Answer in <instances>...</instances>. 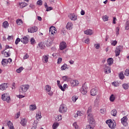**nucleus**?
Listing matches in <instances>:
<instances>
[{"label": "nucleus", "instance_id": "nucleus-1", "mask_svg": "<svg viewBox=\"0 0 129 129\" xmlns=\"http://www.w3.org/2000/svg\"><path fill=\"white\" fill-rule=\"evenodd\" d=\"M28 89H30V85H22L19 87V93L20 94H24V93H26V92L28 91Z\"/></svg>", "mask_w": 129, "mask_h": 129}, {"label": "nucleus", "instance_id": "nucleus-2", "mask_svg": "<svg viewBox=\"0 0 129 129\" xmlns=\"http://www.w3.org/2000/svg\"><path fill=\"white\" fill-rule=\"evenodd\" d=\"M2 99L3 101H6L7 103H10L11 102V96H10L8 93L3 94L2 95Z\"/></svg>", "mask_w": 129, "mask_h": 129}, {"label": "nucleus", "instance_id": "nucleus-3", "mask_svg": "<svg viewBox=\"0 0 129 129\" xmlns=\"http://www.w3.org/2000/svg\"><path fill=\"white\" fill-rule=\"evenodd\" d=\"M106 123H107L109 127L111 129L115 128V126H116V123H115V121H112L111 119L106 120Z\"/></svg>", "mask_w": 129, "mask_h": 129}, {"label": "nucleus", "instance_id": "nucleus-4", "mask_svg": "<svg viewBox=\"0 0 129 129\" xmlns=\"http://www.w3.org/2000/svg\"><path fill=\"white\" fill-rule=\"evenodd\" d=\"M57 33V29L54 27L51 26L49 28V34L50 36L54 37V35Z\"/></svg>", "mask_w": 129, "mask_h": 129}, {"label": "nucleus", "instance_id": "nucleus-5", "mask_svg": "<svg viewBox=\"0 0 129 129\" xmlns=\"http://www.w3.org/2000/svg\"><path fill=\"white\" fill-rule=\"evenodd\" d=\"M88 120H89L90 124L93 128L95 126V120L93 118V115L92 116H88Z\"/></svg>", "mask_w": 129, "mask_h": 129}, {"label": "nucleus", "instance_id": "nucleus-6", "mask_svg": "<svg viewBox=\"0 0 129 129\" xmlns=\"http://www.w3.org/2000/svg\"><path fill=\"white\" fill-rule=\"evenodd\" d=\"M103 70L105 74H108L111 72L110 67H108L107 64H104L103 66Z\"/></svg>", "mask_w": 129, "mask_h": 129}, {"label": "nucleus", "instance_id": "nucleus-7", "mask_svg": "<svg viewBox=\"0 0 129 129\" xmlns=\"http://www.w3.org/2000/svg\"><path fill=\"white\" fill-rule=\"evenodd\" d=\"M12 58H10L8 59H3L2 61V65L4 66V67H6L9 63L12 62Z\"/></svg>", "mask_w": 129, "mask_h": 129}, {"label": "nucleus", "instance_id": "nucleus-8", "mask_svg": "<svg viewBox=\"0 0 129 129\" xmlns=\"http://www.w3.org/2000/svg\"><path fill=\"white\" fill-rule=\"evenodd\" d=\"M80 92L82 94H83V95H85V94H87V86L86 85L84 84L83 85L82 87L80 89Z\"/></svg>", "mask_w": 129, "mask_h": 129}, {"label": "nucleus", "instance_id": "nucleus-9", "mask_svg": "<svg viewBox=\"0 0 129 129\" xmlns=\"http://www.w3.org/2000/svg\"><path fill=\"white\" fill-rule=\"evenodd\" d=\"M59 111L61 113L67 112V107H66L64 105H61L59 107Z\"/></svg>", "mask_w": 129, "mask_h": 129}, {"label": "nucleus", "instance_id": "nucleus-10", "mask_svg": "<svg viewBox=\"0 0 129 129\" xmlns=\"http://www.w3.org/2000/svg\"><path fill=\"white\" fill-rule=\"evenodd\" d=\"M121 122L124 126H127L128 123H127V117L124 116L121 119Z\"/></svg>", "mask_w": 129, "mask_h": 129}, {"label": "nucleus", "instance_id": "nucleus-11", "mask_svg": "<svg viewBox=\"0 0 129 129\" xmlns=\"http://www.w3.org/2000/svg\"><path fill=\"white\" fill-rule=\"evenodd\" d=\"M37 31H38V27L36 26L29 28L28 29V33H36Z\"/></svg>", "mask_w": 129, "mask_h": 129}, {"label": "nucleus", "instance_id": "nucleus-12", "mask_svg": "<svg viewBox=\"0 0 129 129\" xmlns=\"http://www.w3.org/2000/svg\"><path fill=\"white\" fill-rule=\"evenodd\" d=\"M90 94L92 96H96L97 95V89L93 88L90 91Z\"/></svg>", "mask_w": 129, "mask_h": 129}, {"label": "nucleus", "instance_id": "nucleus-13", "mask_svg": "<svg viewBox=\"0 0 129 129\" xmlns=\"http://www.w3.org/2000/svg\"><path fill=\"white\" fill-rule=\"evenodd\" d=\"M92 107H91V106H90L87 110V115H88V116H92L93 115V114L92 113Z\"/></svg>", "mask_w": 129, "mask_h": 129}, {"label": "nucleus", "instance_id": "nucleus-14", "mask_svg": "<svg viewBox=\"0 0 129 129\" xmlns=\"http://www.w3.org/2000/svg\"><path fill=\"white\" fill-rule=\"evenodd\" d=\"M49 54L44 55L42 56V62L43 63H48L49 60Z\"/></svg>", "mask_w": 129, "mask_h": 129}, {"label": "nucleus", "instance_id": "nucleus-15", "mask_svg": "<svg viewBox=\"0 0 129 129\" xmlns=\"http://www.w3.org/2000/svg\"><path fill=\"white\" fill-rule=\"evenodd\" d=\"M66 47H67V44L65 42H62L60 43L59 45V48L60 50H64V49H66Z\"/></svg>", "mask_w": 129, "mask_h": 129}, {"label": "nucleus", "instance_id": "nucleus-16", "mask_svg": "<svg viewBox=\"0 0 129 129\" xmlns=\"http://www.w3.org/2000/svg\"><path fill=\"white\" fill-rule=\"evenodd\" d=\"M28 6V4H27L26 2H21L19 3L18 7L20 9H24V8H26Z\"/></svg>", "mask_w": 129, "mask_h": 129}, {"label": "nucleus", "instance_id": "nucleus-17", "mask_svg": "<svg viewBox=\"0 0 129 129\" xmlns=\"http://www.w3.org/2000/svg\"><path fill=\"white\" fill-rule=\"evenodd\" d=\"M71 84L72 86L74 87L75 86H77V85L79 84V82L76 80H72L71 81Z\"/></svg>", "mask_w": 129, "mask_h": 129}, {"label": "nucleus", "instance_id": "nucleus-18", "mask_svg": "<svg viewBox=\"0 0 129 129\" xmlns=\"http://www.w3.org/2000/svg\"><path fill=\"white\" fill-rule=\"evenodd\" d=\"M8 84L7 83H3L2 84L0 85V90H6V89L8 88Z\"/></svg>", "mask_w": 129, "mask_h": 129}, {"label": "nucleus", "instance_id": "nucleus-19", "mask_svg": "<svg viewBox=\"0 0 129 129\" xmlns=\"http://www.w3.org/2000/svg\"><path fill=\"white\" fill-rule=\"evenodd\" d=\"M21 42L23 44H28L29 43V38L27 36H24L23 38H21Z\"/></svg>", "mask_w": 129, "mask_h": 129}, {"label": "nucleus", "instance_id": "nucleus-20", "mask_svg": "<svg viewBox=\"0 0 129 129\" xmlns=\"http://www.w3.org/2000/svg\"><path fill=\"white\" fill-rule=\"evenodd\" d=\"M53 41H54V37H52L51 41L48 39L46 42L47 47H50L52 45Z\"/></svg>", "mask_w": 129, "mask_h": 129}, {"label": "nucleus", "instance_id": "nucleus-21", "mask_svg": "<svg viewBox=\"0 0 129 129\" xmlns=\"http://www.w3.org/2000/svg\"><path fill=\"white\" fill-rule=\"evenodd\" d=\"M84 34L88 35L89 36H91V35H93V31H92V30L91 29H88L84 31Z\"/></svg>", "mask_w": 129, "mask_h": 129}, {"label": "nucleus", "instance_id": "nucleus-22", "mask_svg": "<svg viewBox=\"0 0 129 129\" xmlns=\"http://www.w3.org/2000/svg\"><path fill=\"white\" fill-rule=\"evenodd\" d=\"M120 48L121 46H117L116 48L115 51V53L116 54V56H119V54H120Z\"/></svg>", "mask_w": 129, "mask_h": 129}, {"label": "nucleus", "instance_id": "nucleus-23", "mask_svg": "<svg viewBox=\"0 0 129 129\" xmlns=\"http://www.w3.org/2000/svg\"><path fill=\"white\" fill-rule=\"evenodd\" d=\"M73 27V24L71 22H69L67 23L66 26V28L67 30H72V28Z\"/></svg>", "mask_w": 129, "mask_h": 129}, {"label": "nucleus", "instance_id": "nucleus-24", "mask_svg": "<svg viewBox=\"0 0 129 129\" xmlns=\"http://www.w3.org/2000/svg\"><path fill=\"white\" fill-rule=\"evenodd\" d=\"M51 89L52 88L49 85H46L44 87V90L46 91V92H47L48 91H51Z\"/></svg>", "mask_w": 129, "mask_h": 129}, {"label": "nucleus", "instance_id": "nucleus-25", "mask_svg": "<svg viewBox=\"0 0 129 129\" xmlns=\"http://www.w3.org/2000/svg\"><path fill=\"white\" fill-rule=\"evenodd\" d=\"M5 57H10V51H6V50L2 52Z\"/></svg>", "mask_w": 129, "mask_h": 129}, {"label": "nucleus", "instance_id": "nucleus-26", "mask_svg": "<svg viewBox=\"0 0 129 129\" xmlns=\"http://www.w3.org/2000/svg\"><path fill=\"white\" fill-rule=\"evenodd\" d=\"M20 124H22L23 126H26V125L27 124V121L26 120V119H22L20 121Z\"/></svg>", "mask_w": 129, "mask_h": 129}, {"label": "nucleus", "instance_id": "nucleus-27", "mask_svg": "<svg viewBox=\"0 0 129 129\" xmlns=\"http://www.w3.org/2000/svg\"><path fill=\"white\" fill-rule=\"evenodd\" d=\"M36 118L37 120H39L40 118H42V115L41 114V112H38V113H36Z\"/></svg>", "mask_w": 129, "mask_h": 129}, {"label": "nucleus", "instance_id": "nucleus-28", "mask_svg": "<svg viewBox=\"0 0 129 129\" xmlns=\"http://www.w3.org/2000/svg\"><path fill=\"white\" fill-rule=\"evenodd\" d=\"M107 62H108V65H109L110 66L111 65H112L113 64V58H109L107 59Z\"/></svg>", "mask_w": 129, "mask_h": 129}, {"label": "nucleus", "instance_id": "nucleus-29", "mask_svg": "<svg viewBox=\"0 0 129 129\" xmlns=\"http://www.w3.org/2000/svg\"><path fill=\"white\" fill-rule=\"evenodd\" d=\"M8 125L10 129H15V127H14V125L11 121H8Z\"/></svg>", "mask_w": 129, "mask_h": 129}, {"label": "nucleus", "instance_id": "nucleus-30", "mask_svg": "<svg viewBox=\"0 0 129 129\" xmlns=\"http://www.w3.org/2000/svg\"><path fill=\"white\" fill-rule=\"evenodd\" d=\"M29 108L30 110L34 111L35 109H37V106H36V104L31 105Z\"/></svg>", "mask_w": 129, "mask_h": 129}, {"label": "nucleus", "instance_id": "nucleus-31", "mask_svg": "<svg viewBox=\"0 0 129 129\" xmlns=\"http://www.w3.org/2000/svg\"><path fill=\"white\" fill-rule=\"evenodd\" d=\"M61 71H63L64 70H66L67 69H69V68L67 67V64L64 63L61 67Z\"/></svg>", "mask_w": 129, "mask_h": 129}, {"label": "nucleus", "instance_id": "nucleus-32", "mask_svg": "<svg viewBox=\"0 0 129 129\" xmlns=\"http://www.w3.org/2000/svg\"><path fill=\"white\" fill-rule=\"evenodd\" d=\"M59 126V123L55 122L52 125V128L53 129H57V127Z\"/></svg>", "mask_w": 129, "mask_h": 129}, {"label": "nucleus", "instance_id": "nucleus-33", "mask_svg": "<svg viewBox=\"0 0 129 129\" xmlns=\"http://www.w3.org/2000/svg\"><path fill=\"white\" fill-rule=\"evenodd\" d=\"M109 100L111 102H113L114 100H115V96L113 95V94H112L109 98Z\"/></svg>", "mask_w": 129, "mask_h": 129}, {"label": "nucleus", "instance_id": "nucleus-34", "mask_svg": "<svg viewBox=\"0 0 129 129\" xmlns=\"http://www.w3.org/2000/svg\"><path fill=\"white\" fill-rule=\"evenodd\" d=\"M9 22H8V21H5L3 23V27L5 28H9Z\"/></svg>", "mask_w": 129, "mask_h": 129}, {"label": "nucleus", "instance_id": "nucleus-35", "mask_svg": "<svg viewBox=\"0 0 129 129\" xmlns=\"http://www.w3.org/2000/svg\"><path fill=\"white\" fill-rule=\"evenodd\" d=\"M16 23L18 26H21V25H23V21L22 19H18L16 21Z\"/></svg>", "mask_w": 129, "mask_h": 129}, {"label": "nucleus", "instance_id": "nucleus-36", "mask_svg": "<svg viewBox=\"0 0 129 129\" xmlns=\"http://www.w3.org/2000/svg\"><path fill=\"white\" fill-rule=\"evenodd\" d=\"M117 112L116 111V110L113 109L111 111V114L113 115V116H115L116 115V113Z\"/></svg>", "mask_w": 129, "mask_h": 129}, {"label": "nucleus", "instance_id": "nucleus-37", "mask_svg": "<svg viewBox=\"0 0 129 129\" xmlns=\"http://www.w3.org/2000/svg\"><path fill=\"white\" fill-rule=\"evenodd\" d=\"M123 88L125 89V90H126V89H128V84H124L122 85Z\"/></svg>", "mask_w": 129, "mask_h": 129}, {"label": "nucleus", "instance_id": "nucleus-38", "mask_svg": "<svg viewBox=\"0 0 129 129\" xmlns=\"http://www.w3.org/2000/svg\"><path fill=\"white\" fill-rule=\"evenodd\" d=\"M24 70V68L23 67H20L18 69L16 70V72L17 73H21Z\"/></svg>", "mask_w": 129, "mask_h": 129}, {"label": "nucleus", "instance_id": "nucleus-39", "mask_svg": "<svg viewBox=\"0 0 129 129\" xmlns=\"http://www.w3.org/2000/svg\"><path fill=\"white\" fill-rule=\"evenodd\" d=\"M125 30H129V21H127L125 25Z\"/></svg>", "mask_w": 129, "mask_h": 129}, {"label": "nucleus", "instance_id": "nucleus-40", "mask_svg": "<svg viewBox=\"0 0 129 129\" xmlns=\"http://www.w3.org/2000/svg\"><path fill=\"white\" fill-rule=\"evenodd\" d=\"M30 43L31 45H34V44H36V40H35V39H34V38H31L30 40Z\"/></svg>", "mask_w": 129, "mask_h": 129}, {"label": "nucleus", "instance_id": "nucleus-41", "mask_svg": "<svg viewBox=\"0 0 129 129\" xmlns=\"http://www.w3.org/2000/svg\"><path fill=\"white\" fill-rule=\"evenodd\" d=\"M94 46L95 49H97V50L98 49H99V48H100V44H99V43L95 44L94 45Z\"/></svg>", "mask_w": 129, "mask_h": 129}, {"label": "nucleus", "instance_id": "nucleus-42", "mask_svg": "<svg viewBox=\"0 0 129 129\" xmlns=\"http://www.w3.org/2000/svg\"><path fill=\"white\" fill-rule=\"evenodd\" d=\"M113 86H114L115 87H117L118 86H119V84H118V82H113L112 83Z\"/></svg>", "mask_w": 129, "mask_h": 129}, {"label": "nucleus", "instance_id": "nucleus-43", "mask_svg": "<svg viewBox=\"0 0 129 129\" xmlns=\"http://www.w3.org/2000/svg\"><path fill=\"white\" fill-rule=\"evenodd\" d=\"M56 120H57V121H59V120H61L62 115H57V117H56Z\"/></svg>", "mask_w": 129, "mask_h": 129}, {"label": "nucleus", "instance_id": "nucleus-44", "mask_svg": "<svg viewBox=\"0 0 129 129\" xmlns=\"http://www.w3.org/2000/svg\"><path fill=\"white\" fill-rule=\"evenodd\" d=\"M62 79L64 81H68V80H69V77L67 76H65L62 77Z\"/></svg>", "mask_w": 129, "mask_h": 129}, {"label": "nucleus", "instance_id": "nucleus-45", "mask_svg": "<svg viewBox=\"0 0 129 129\" xmlns=\"http://www.w3.org/2000/svg\"><path fill=\"white\" fill-rule=\"evenodd\" d=\"M119 77L120 78V79H123V78H124V76L123 75V73H122V72L120 73L119 75Z\"/></svg>", "mask_w": 129, "mask_h": 129}, {"label": "nucleus", "instance_id": "nucleus-46", "mask_svg": "<svg viewBox=\"0 0 129 129\" xmlns=\"http://www.w3.org/2000/svg\"><path fill=\"white\" fill-rule=\"evenodd\" d=\"M72 100H73V101L74 102H76V100H77V99H78V97H77V96H73L72 98Z\"/></svg>", "mask_w": 129, "mask_h": 129}, {"label": "nucleus", "instance_id": "nucleus-47", "mask_svg": "<svg viewBox=\"0 0 129 129\" xmlns=\"http://www.w3.org/2000/svg\"><path fill=\"white\" fill-rule=\"evenodd\" d=\"M116 44H117V42L116 41V40H113L111 43V44L112 45V46H115Z\"/></svg>", "mask_w": 129, "mask_h": 129}, {"label": "nucleus", "instance_id": "nucleus-48", "mask_svg": "<svg viewBox=\"0 0 129 129\" xmlns=\"http://www.w3.org/2000/svg\"><path fill=\"white\" fill-rule=\"evenodd\" d=\"M46 93L48 94L49 96H53V92H52V91H51V90L49 91L46 92Z\"/></svg>", "mask_w": 129, "mask_h": 129}, {"label": "nucleus", "instance_id": "nucleus-49", "mask_svg": "<svg viewBox=\"0 0 129 129\" xmlns=\"http://www.w3.org/2000/svg\"><path fill=\"white\" fill-rule=\"evenodd\" d=\"M37 5H38L39 6H42L43 5V1L42 0H39L37 2Z\"/></svg>", "mask_w": 129, "mask_h": 129}, {"label": "nucleus", "instance_id": "nucleus-50", "mask_svg": "<svg viewBox=\"0 0 129 129\" xmlns=\"http://www.w3.org/2000/svg\"><path fill=\"white\" fill-rule=\"evenodd\" d=\"M38 46H39V48H40L41 49H44L45 48V45H43V44H42V43H39L38 44Z\"/></svg>", "mask_w": 129, "mask_h": 129}, {"label": "nucleus", "instance_id": "nucleus-51", "mask_svg": "<svg viewBox=\"0 0 129 129\" xmlns=\"http://www.w3.org/2000/svg\"><path fill=\"white\" fill-rule=\"evenodd\" d=\"M70 19L72 21H76L77 20V17H70Z\"/></svg>", "mask_w": 129, "mask_h": 129}, {"label": "nucleus", "instance_id": "nucleus-52", "mask_svg": "<svg viewBox=\"0 0 129 129\" xmlns=\"http://www.w3.org/2000/svg\"><path fill=\"white\" fill-rule=\"evenodd\" d=\"M14 39V36L11 35V36H8L7 39L8 41H11V40H13Z\"/></svg>", "mask_w": 129, "mask_h": 129}, {"label": "nucleus", "instance_id": "nucleus-53", "mask_svg": "<svg viewBox=\"0 0 129 129\" xmlns=\"http://www.w3.org/2000/svg\"><path fill=\"white\" fill-rule=\"evenodd\" d=\"M77 113L78 116H82V115H83V113H82L81 111H78L77 112Z\"/></svg>", "mask_w": 129, "mask_h": 129}, {"label": "nucleus", "instance_id": "nucleus-54", "mask_svg": "<svg viewBox=\"0 0 129 129\" xmlns=\"http://www.w3.org/2000/svg\"><path fill=\"white\" fill-rule=\"evenodd\" d=\"M21 39L18 38L17 39H16V41H15V44L16 45H18V44H19V42H21Z\"/></svg>", "mask_w": 129, "mask_h": 129}, {"label": "nucleus", "instance_id": "nucleus-55", "mask_svg": "<svg viewBox=\"0 0 129 129\" xmlns=\"http://www.w3.org/2000/svg\"><path fill=\"white\" fill-rule=\"evenodd\" d=\"M124 74L126 76H128V75H129V69H126L125 71Z\"/></svg>", "mask_w": 129, "mask_h": 129}, {"label": "nucleus", "instance_id": "nucleus-56", "mask_svg": "<svg viewBox=\"0 0 129 129\" xmlns=\"http://www.w3.org/2000/svg\"><path fill=\"white\" fill-rule=\"evenodd\" d=\"M46 12H49V11H52V10H53V8H52L51 7H46Z\"/></svg>", "mask_w": 129, "mask_h": 129}, {"label": "nucleus", "instance_id": "nucleus-57", "mask_svg": "<svg viewBox=\"0 0 129 129\" xmlns=\"http://www.w3.org/2000/svg\"><path fill=\"white\" fill-rule=\"evenodd\" d=\"M116 35H119V27H116Z\"/></svg>", "mask_w": 129, "mask_h": 129}, {"label": "nucleus", "instance_id": "nucleus-58", "mask_svg": "<svg viewBox=\"0 0 129 129\" xmlns=\"http://www.w3.org/2000/svg\"><path fill=\"white\" fill-rule=\"evenodd\" d=\"M102 20L104 21V22H106L108 21V17H103Z\"/></svg>", "mask_w": 129, "mask_h": 129}, {"label": "nucleus", "instance_id": "nucleus-59", "mask_svg": "<svg viewBox=\"0 0 129 129\" xmlns=\"http://www.w3.org/2000/svg\"><path fill=\"white\" fill-rule=\"evenodd\" d=\"M100 111V113H102V114H104V113H105V112H106V111H105L104 109H101Z\"/></svg>", "mask_w": 129, "mask_h": 129}, {"label": "nucleus", "instance_id": "nucleus-60", "mask_svg": "<svg viewBox=\"0 0 129 129\" xmlns=\"http://www.w3.org/2000/svg\"><path fill=\"white\" fill-rule=\"evenodd\" d=\"M85 43L86 44H89L90 43V40L89 39V38H87L85 40Z\"/></svg>", "mask_w": 129, "mask_h": 129}, {"label": "nucleus", "instance_id": "nucleus-61", "mask_svg": "<svg viewBox=\"0 0 129 129\" xmlns=\"http://www.w3.org/2000/svg\"><path fill=\"white\" fill-rule=\"evenodd\" d=\"M73 126H74L75 128L77 129L78 128V125L76 122H75L73 124Z\"/></svg>", "mask_w": 129, "mask_h": 129}, {"label": "nucleus", "instance_id": "nucleus-62", "mask_svg": "<svg viewBox=\"0 0 129 129\" xmlns=\"http://www.w3.org/2000/svg\"><path fill=\"white\" fill-rule=\"evenodd\" d=\"M29 7H30L31 9H35V8H36V7L35 6V5H34V4H30V5H29Z\"/></svg>", "mask_w": 129, "mask_h": 129}, {"label": "nucleus", "instance_id": "nucleus-63", "mask_svg": "<svg viewBox=\"0 0 129 129\" xmlns=\"http://www.w3.org/2000/svg\"><path fill=\"white\" fill-rule=\"evenodd\" d=\"M61 62H62V58L59 57L57 59V64H60V63H61Z\"/></svg>", "mask_w": 129, "mask_h": 129}, {"label": "nucleus", "instance_id": "nucleus-64", "mask_svg": "<svg viewBox=\"0 0 129 129\" xmlns=\"http://www.w3.org/2000/svg\"><path fill=\"white\" fill-rule=\"evenodd\" d=\"M20 112L17 113V114H16L15 115V118H19V117H20Z\"/></svg>", "mask_w": 129, "mask_h": 129}]
</instances>
